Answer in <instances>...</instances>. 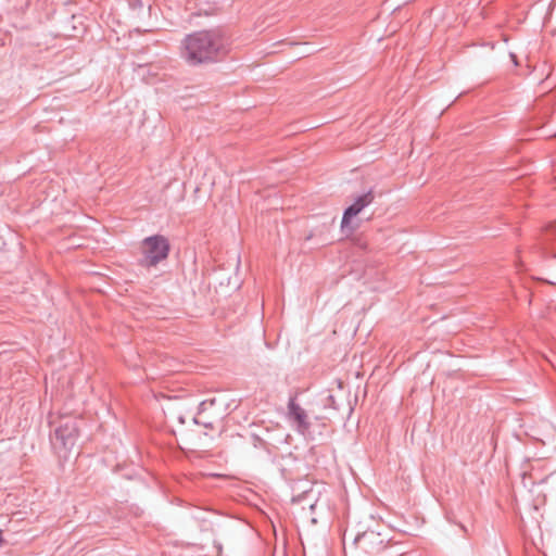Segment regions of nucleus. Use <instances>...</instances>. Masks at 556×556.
Masks as SVG:
<instances>
[{
    "instance_id": "1",
    "label": "nucleus",
    "mask_w": 556,
    "mask_h": 556,
    "mask_svg": "<svg viewBox=\"0 0 556 556\" xmlns=\"http://www.w3.org/2000/svg\"><path fill=\"white\" fill-rule=\"evenodd\" d=\"M184 55L191 64H199L212 60L224 50L225 40L215 31H202L187 37L184 41Z\"/></svg>"
},
{
    "instance_id": "2",
    "label": "nucleus",
    "mask_w": 556,
    "mask_h": 556,
    "mask_svg": "<svg viewBox=\"0 0 556 556\" xmlns=\"http://www.w3.org/2000/svg\"><path fill=\"white\" fill-rule=\"evenodd\" d=\"M168 251L169 244L164 237L153 236L147 238L141 244L142 262L147 266H154L167 257Z\"/></svg>"
},
{
    "instance_id": "3",
    "label": "nucleus",
    "mask_w": 556,
    "mask_h": 556,
    "mask_svg": "<svg viewBox=\"0 0 556 556\" xmlns=\"http://www.w3.org/2000/svg\"><path fill=\"white\" fill-rule=\"evenodd\" d=\"M375 199L374 192L368 191L358 198L355 199L353 204H351L344 212L342 220H341V229L342 230H354L356 228L353 225V218L357 216L366 206L372 203Z\"/></svg>"
},
{
    "instance_id": "4",
    "label": "nucleus",
    "mask_w": 556,
    "mask_h": 556,
    "mask_svg": "<svg viewBox=\"0 0 556 556\" xmlns=\"http://www.w3.org/2000/svg\"><path fill=\"white\" fill-rule=\"evenodd\" d=\"M289 408H290V414L294 418V420L301 427L306 428L307 427V422H306V414H305V412L299 405H296L294 403H290Z\"/></svg>"
},
{
    "instance_id": "5",
    "label": "nucleus",
    "mask_w": 556,
    "mask_h": 556,
    "mask_svg": "<svg viewBox=\"0 0 556 556\" xmlns=\"http://www.w3.org/2000/svg\"><path fill=\"white\" fill-rule=\"evenodd\" d=\"M56 435H58L59 438H61V439H62L63 444H64L65 446H67V445H73V444H74V439H75V437H76V430H75V429H72V430H71V432L68 433V435L65 438V437L63 435V430H62V429H58V430H56Z\"/></svg>"
},
{
    "instance_id": "6",
    "label": "nucleus",
    "mask_w": 556,
    "mask_h": 556,
    "mask_svg": "<svg viewBox=\"0 0 556 556\" xmlns=\"http://www.w3.org/2000/svg\"><path fill=\"white\" fill-rule=\"evenodd\" d=\"M510 59H511V61L514 62V64L517 66V65H518L517 56H516L514 53H511V54H510Z\"/></svg>"
},
{
    "instance_id": "7",
    "label": "nucleus",
    "mask_w": 556,
    "mask_h": 556,
    "mask_svg": "<svg viewBox=\"0 0 556 556\" xmlns=\"http://www.w3.org/2000/svg\"><path fill=\"white\" fill-rule=\"evenodd\" d=\"M510 59H511V61L514 62V64L517 66V65H518L517 56H516L514 53H511V54H510Z\"/></svg>"
}]
</instances>
